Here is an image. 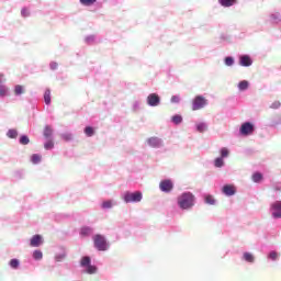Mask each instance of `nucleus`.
<instances>
[{"mask_svg": "<svg viewBox=\"0 0 281 281\" xmlns=\"http://www.w3.org/2000/svg\"><path fill=\"white\" fill-rule=\"evenodd\" d=\"M48 140L44 143L45 150H53L54 148V140L52 138H47Z\"/></svg>", "mask_w": 281, "mask_h": 281, "instance_id": "obj_34", "label": "nucleus"}, {"mask_svg": "<svg viewBox=\"0 0 281 281\" xmlns=\"http://www.w3.org/2000/svg\"><path fill=\"white\" fill-rule=\"evenodd\" d=\"M256 133V125L249 121L241 123L239 127V135L241 137H249V135H254Z\"/></svg>", "mask_w": 281, "mask_h": 281, "instance_id": "obj_2", "label": "nucleus"}, {"mask_svg": "<svg viewBox=\"0 0 281 281\" xmlns=\"http://www.w3.org/2000/svg\"><path fill=\"white\" fill-rule=\"evenodd\" d=\"M21 16H23L24 19H27V16H30V11L27 10V8H22Z\"/></svg>", "mask_w": 281, "mask_h": 281, "instance_id": "obj_43", "label": "nucleus"}, {"mask_svg": "<svg viewBox=\"0 0 281 281\" xmlns=\"http://www.w3.org/2000/svg\"><path fill=\"white\" fill-rule=\"evenodd\" d=\"M10 95V88L5 85H0V98H7Z\"/></svg>", "mask_w": 281, "mask_h": 281, "instance_id": "obj_22", "label": "nucleus"}, {"mask_svg": "<svg viewBox=\"0 0 281 281\" xmlns=\"http://www.w3.org/2000/svg\"><path fill=\"white\" fill-rule=\"evenodd\" d=\"M237 88L239 91H247L249 89V81L247 80H241L238 82Z\"/></svg>", "mask_w": 281, "mask_h": 281, "instance_id": "obj_26", "label": "nucleus"}, {"mask_svg": "<svg viewBox=\"0 0 281 281\" xmlns=\"http://www.w3.org/2000/svg\"><path fill=\"white\" fill-rule=\"evenodd\" d=\"M86 45H93L95 43V35H88L85 37Z\"/></svg>", "mask_w": 281, "mask_h": 281, "instance_id": "obj_33", "label": "nucleus"}, {"mask_svg": "<svg viewBox=\"0 0 281 281\" xmlns=\"http://www.w3.org/2000/svg\"><path fill=\"white\" fill-rule=\"evenodd\" d=\"M31 161H32V164H38L40 161H41V155H38V154H33L32 156H31Z\"/></svg>", "mask_w": 281, "mask_h": 281, "instance_id": "obj_39", "label": "nucleus"}, {"mask_svg": "<svg viewBox=\"0 0 281 281\" xmlns=\"http://www.w3.org/2000/svg\"><path fill=\"white\" fill-rule=\"evenodd\" d=\"M280 125H281V114H277L270 117V121L268 123L269 128H276V126H280Z\"/></svg>", "mask_w": 281, "mask_h": 281, "instance_id": "obj_12", "label": "nucleus"}, {"mask_svg": "<svg viewBox=\"0 0 281 281\" xmlns=\"http://www.w3.org/2000/svg\"><path fill=\"white\" fill-rule=\"evenodd\" d=\"M159 188L162 192H171L175 186L172 184L171 180H164L160 182Z\"/></svg>", "mask_w": 281, "mask_h": 281, "instance_id": "obj_11", "label": "nucleus"}, {"mask_svg": "<svg viewBox=\"0 0 281 281\" xmlns=\"http://www.w3.org/2000/svg\"><path fill=\"white\" fill-rule=\"evenodd\" d=\"M60 139H63L64 142H74V134L71 132L61 133Z\"/></svg>", "mask_w": 281, "mask_h": 281, "instance_id": "obj_23", "label": "nucleus"}, {"mask_svg": "<svg viewBox=\"0 0 281 281\" xmlns=\"http://www.w3.org/2000/svg\"><path fill=\"white\" fill-rule=\"evenodd\" d=\"M140 106H142V103H140L139 101H135V102L133 103V105H132V111H133L134 113H137V111H139Z\"/></svg>", "mask_w": 281, "mask_h": 281, "instance_id": "obj_38", "label": "nucleus"}, {"mask_svg": "<svg viewBox=\"0 0 281 281\" xmlns=\"http://www.w3.org/2000/svg\"><path fill=\"white\" fill-rule=\"evenodd\" d=\"M7 137H9V139H16V137H19V131H16V128L8 130Z\"/></svg>", "mask_w": 281, "mask_h": 281, "instance_id": "obj_25", "label": "nucleus"}, {"mask_svg": "<svg viewBox=\"0 0 281 281\" xmlns=\"http://www.w3.org/2000/svg\"><path fill=\"white\" fill-rule=\"evenodd\" d=\"M222 8H234V5H238V0H217Z\"/></svg>", "mask_w": 281, "mask_h": 281, "instance_id": "obj_15", "label": "nucleus"}, {"mask_svg": "<svg viewBox=\"0 0 281 281\" xmlns=\"http://www.w3.org/2000/svg\"><path fill=\"white\" fill-rule=\"evenodd\" d=\"M238 63L240 67H251L254 65V59L248 54H241L238 57Z\"/></svg>", "mask_w": 281, "mask_h": 281, "instance_id": "obj_8", "label": "nucleus"}, {"mask_svg": "<svg viewBox=\"0 0 281 281\" xmlns=\"http://www.w3.org/2000/svg\"><path fill=\"white\" fill-rule=\"evenodd\" d=\"M33 258H34L35 260H42V259H43V252L40 251V250H35V251L33 252Z\"/></svg>", "mask_w": 281, "mask_h": 281, "instance_id": "obj_42", "label": "nucleus"}, {"mask_svg": "<svg viewBox=\"0 0 281 281\" xmlns=\"http://www.w3.org/2000/svg\"><path fill=\"white\" fill-rule=\"evenodd\" d=\"M280 106H281L280 101H274V102L270 105V109H280Z\"/></svg>", "mask_w": 281, "mask_h": 281, "instance_id": "obj_45", "label": "nucleus"}, {"mask_svg": "<svg viewBox=\"0 0 281 281\" xmlns=\"http://www.w3.org/2000/svg\"><path fill=\"white\" fill-rule=\"evenodd\" d=\"M171 104H179L181 102V97L179 94H175L170 99Z\"/></svg>", "mask_w": 281, "mask_h": 281, "instance_id": "obj_37", "label": "nucleus"}, {"mask_svg": "<svg viewBox=\"0 0 281 281\" xmlns=\"http://www.w3.org/2000/svg\"><path fill=\"white\" fill-rule=\"evenodd\" d=\"M177 201L181 210H190L194 206V194L184 192L178 196Z\"/></svg>", "mask_w": 281, "mask_h": 281, "instance_id": "obj_1", "label": "nucleus"}, {"mask_svg": "<svg viewBox=\"0 0 281 281\" xmlns=\"http://www.w3.org/2000/svg\"><path fill=\"white\" fill-rule=\"evenodd\" d=\"M205 203H207V205H214L216 203V200L214 199L213 195H206Z\"/></svg>", "mask_w": 281, "mask_h": 281, "instance_id": "obj_35", "label": "nucleus"}, {"mask_svg": "<svg viewBox=\"0 0 281 281\" xmlns=\"http://www.w3.org/2000/svg\"><path fill=\"white\" fill-rule=\"evenodd\" d=\"M102 207L103 210H111V207H113V202L111 200L105 201L102 203Z\"/></svg>", "mask_w": 281, "mask_h": 281, "instance_id": "obj_40", "label": "nucleus"}, {"mask_svg": "<svg viewBox=\"0 0 281 281\" xmlns=\"http://www.w3.org/2000/svg\"><path fill=\"white\" fill-rule=\"evenodd\" d=\"M43 244V237L41 235H34L31 238V247H40Z\"/></svg>", "mask_w": 281, "mask_h": 281, "instance_id": "obj_18", "label": "nucleus"}, {"mask_svg": "<svg viewBox=\"0 0 281 281\" xmlns=\"http://www.w3.org/2000/svg\"><path fill=\"white\" fill-rule=\"evenodd\" d=\"M43 136L45 137V139H53V137H54V128H52L50 125H46L44 127Z\"/></svg>", "mask_w": 281, "mask_h": 281, "instance_id": "obj_17", "label": "nucleus"}, {"mask_svg": "<svg viewBox=\"0 0 281 281\" xmlns=\"http://www.w3.org/2000/svg\"><path fill=\"white\" fill-rule=\"evenodd\" d=\"M244 260H246V262H254V255H251L250 252H244Z\"/></svg>", "mask_w": 281, "mask_h": 281, "instance_id": "obj_36", "label": "nucleus"}, {"mask_svg": "<svg viewBox=\"0 0 281 281\" xmlns=\"http://www.w3.org/2000/svg\"><path fill=\"white\" fill-rule=\"evenodd\" d=\"M146 102L148 106H159L161 104V97L157 93H150L147 95Z\"/></svg>", "mask_w": 281, "mask_h": 281, "instance_id": "obj_7", "label": "nucleus"}, {"mask_svg": "<svg viewBox=\"0 0 281 281\" xmlns=\"http://www.w3.org/2000/svg\"><path fill=\"white\" fill-rule=\"evenodd\" d=\"M251 177H262V172L260 171H255Z\"/></svg>", "mask_w": 281, "mask_h": 281, "instance_id": "obj_49", "label": "nucleus"}, {"mask_svg": "<svg viewBox=\"0 0 281 281\" xmlns=\"http://www.w3.org/2000/svg\"><path fill=\"white\" fill-rule=\"evenodd\" d=\"M171 123L176 126H179V124L183 123V116L181 114H175L171 116Z\"/></svg>", "mask_w": 281, "mask_h": 281, "instance_id": "obj_21", "label": "nucleus"}, {"mask_svg": "<svg viewBox=\"0 0 281 281\" xmlns=\"http://www.w3.org/2000/svg\"><path fill=\"white\" fill-rule=\"evenodd\" d=\"M269 258H270L271 260H278V252L271 251V252L269 254Z\"/></svg>", "mask_w": 281, "mask_h": 281, "instance_id": "obj_46", "label": "nucleus"}, {"mask_svg": "<svg viewBox=\"0 0 281 281\" xmlns=\"http://www.w3.org/2000/svg\"><path fill=\"white\" fill-rule=\"evenodd\" d=\"M224 65L225 67H234L236 65V59L233 56L224 57Z\"/></svg>", "mask_w": 281, "mask_h": 281, "instance_id": "obj_20", "label": "nucleus"}, {"mask_svg": "<svg viewBox=\"0 0 281 281\" xmlns=\"http://www.w3.org/2000/svg\"><path fill=\"white\" fill-rule=\"evenodd\" d=\"M44 102L47 106H49V104H52V90L49 88H47L44 91Z\"/></svg>", "mask_w": 281, "mask_h": 281, "instance_id": "obj_19", "label": "nucleus"}, {"mask_svg": "<svg viewBox=\"0 0 281 281\" xmlns=\"http://www.w3.org/2000/svg\"><path fill=\"white\" fill-rule=\"evenodd\" d=\"M93 243H94L95 249H98L99 251H106V249H109V244L106 243V238H104V236L102 235H95L93 237Z\"/></svg>", "mask_w": 281, "mask_h": 281, "instance_id": "obj_4", "label": "nucleus"}, {"mask_svg": "<svg viewBox=\"0 0 281 281\" xmlns=\"http://www.w3.org/2000/svg\"><path fill=\"white\" fill-rule=\"evenodd\" d=\"M214 166H215V168H223V166H225V160H224V158L223 157H217V158H215V160H214Z\"/></svg>", "mask_w": 281, "mask_h": 281, "instance_id": "obj_30", "label": "nucleus"}, {"mask_svg": "<svg viewBox=\"0 0 281 281\" xmlns=\"http://www.w3.org/2000/svg\"><path fill=\"white\" fill-rule=\"evenodd\" d=\"M15 175H16V177H23L25 175V170L20 169L18 171H15Z\"/></svg>", "mask_w": 281, "mask_h": 281, "instance_id": "obj_48", "label": "nucleus"}, {"mask_svg": "<svg viewBox=\"0 0 281 281\" xmlns=\"http://www.w3.org/2000/svg\"><path fill=\"white\" fill-rule=\"evenodd\" d=\"M19 144H21V146H27V144H30V136L22 134L19 138Z\"/></svg>", "mask_w": 281, "mask_h": 281, "instance_id": "obj_29", "label": "nucleus"}, {"mask_svg": "<svg viewBox=\"0 0 281 281\" xmlns=\"http://www.w3.org/2000/svg\"><path fill=\"white\" fill-rule=\"evenodd\" d=\"M19 265H20L19 259H11V260H10V267H11L12 269H19Z\"/></svg>", "mask_w": 281, "mask_h": 281, "instance_id": "obj_41", "label": "nucleus"}, {"mask_svg": "<svg viewBox=\"0 0 281 281\" xmlns=\"http://www.w3.org/2000/svg\"><path fill=\"white\" fill-rule=\"evenodd\" d=\"M147 144L150 146V148H161V139L159 137L148 138Z\"/></svg>", "mask_w": 281, "mask_h": 281, "instance_id": "obj_14", "label": "nucleus"}, {"mask_svg": "<svg viewBox=\"0 0 281 281\" xmlns=\"http://www.w3.org/2000/svg\"><path fill=\"white\" fill-rule=\"evenodd\" d=\"M49 69H50V71H56L58 69V63L50 61L49 63Z\"/></svg>", "mask_w": 281, "mask_h": 281, "instance_id": "obj_44", "label": "nucleus"}, {"mask_svg": "<svg viewBox=\"0 0 281 281\" xmlns=\"http://www.w3.org/2000/svg\"><path fill=\"white\" fill-rule=\"evenodd\" d=\"M91 232H92L91 227L85 226L80 229V235L81 236H91Z\"/></svg>", "mask_w": 281, "mask_h": 281, "instance_id": "obj_32", "label": "nucleus"}, {"mask_svg": "<svg viewBox=\"0 0 281 281\" xmlns=\"http://www.w3.org/2000/svg\"><path fill=\"white\" fill-rule=\"evenodd\" d=\"M195 131H198V133H205V131H207V123L200 122L195 124Z\"/></svg>", "mask_w": 281, "mask_h": 281, "instance_id": "obj_24", "label": "nucleus"}, {"mask_svg": "<svg viewBox=\"0 0 281 281\" xmlns=\"http://www.w3.org/2000/svg\"><path fill=\"white\" fill-rule=\"evenodd\" d=\"M273 218H281V201H277L271 205Z\"/></svg>", "mask_w": 281, "mask_h": 281, "instance_id": "obj_10", "label": "nucleus"}, {"mask_svg": "<svg viewBox=\"0 0 281 281\" xmlns=\"http://www.w3.org/2000/svg\"><path fill=\"white\" fill-rule=\"evenodd\" d=\"M83 133L88 137H93V135H95V128H93V126L88 125L83 128Z\"/></svg>", "mask_w": 281, "mask_h": 281, "instance_id": "obj_28", "label": "nucleus"}, {"mask_svg": "<svg viewBox=\"0 0 281 281\" xmlns=\"http://www.w3.org/2000/svg\"><path fill=\"white\" fill-rule=\"evenodd\" d=\"M207 106V99L202 94H198L192 100V111H201V109H205Z\"/></svg>", "mask_w": 281, "mask_h": 281, "instance_id": "obj_3", "label": "nucleus"}, {"mask_svg": "<svg viewBox=\"0 0 281 281\" xmlns=\"http://www.w3.org/2000/svg\"><path fill=\"white\" fill-rule=\"evenodd\" d=\"M80 265L82 267H87V273H95V271H98V268H95V266L91 265V258L90 257H83L80 261Z\"/></svg>", "mask_w": 281, "mask_h": 281, "instance_id": "obj_9", "label": "nucleus"}, {"mask_svg": "<svg viewBox=\"0 0 281 281\" xmlns=\"http://www.w3.org/2000/svg\"><path fill=\"white\" fill-rule=\"evenodd\" d=\"M23 93H25V87H23L22 85H15L14 95L19 97V95H23Z\"/></svg>", "mask_w": 281, "mask_h": 281, "instance_id": "obj_27", "label": "nucleus"}, {"mask_svg": "<svg viewBox=\"0 0 281 281\" xmlns=\"http://www.w3.org/2000/svg\"><path fill=\"white\" fill-rule=\"evenodd\" d=\"M143 195L142 192L136 191L134 193L131 192H126L124 194V201L125 203H139V201H142Z\"/></svg>", "mask_w": 281, "mask_h": 281, "instance_id": "obj_5", "label": "nucleus"}, {"mask_svg": "<svg viewBox=\"0 0 281 281\" xmlns=\"http://www.w3.org/2000/svg\"><path fill=\"white\" fill-rule=\"evenodd\" d=\"M3 82V74H0V85Z\"/></svg>", "mask_w": 281, "mask_h": 281, "instance_id": "obj_50", "label": "nucleus"}, {"mask_svg": "<svg viewBox=\"0 0 281 281\" xmlns=\"http://www.w3.org/2000/svg\"><path fill=\"white\" fill-rule=\"evenodd\" d=\"M222 192L226 194V196H234V194H236V187L234 184H225Z\"/></svg>", "mask_w": 281, "mask_h": 281, "instance_id": "obj_13", "label": "nucleus"}, {"mask_svg": "<svg viewBox=\"0 0 281 281\" xmlns=\"http://www.w3.org/2000/svg\"><path fill=\"white\" fill-rule=\"evenodd\" d=\"M269 22L272 23V25H278V23L281 22V14L280 12H273L269 14Z\"/></svg>", "mask_w": 281, "mask_h": 281, "instance_id": "obj_16", "label": "nucleus"}, {"mask_svg": "<svg viewBox=\"0 0 281 281\" xmlns=\"http://www.w3.org/2000/svg\"><path fill=\"white\" fill-rule=\"evenodd\" d=\"M254 183H262V177H252Z\"/></svg>", "mask_w": 281, "mask_h": 281, "instance_id": "obj_47", "label": "nucleus"}, {"mask_svg": "<svg viewBox=\"0 0 281 281\" xmlns=\"http://www.w3.org/2000/svg\"><path fill=\"white\" fill-rule=\"evenodd\" d=\"M79 3L85 8H91V5H94V9L90 10V12H98V10H102V2H98V0H79Z\"/></svg>", "mask_w": 281, "mask_h": 281, "instance_id": "obj_6", "label": "nucleus"}, {"mask_svg": "<svg viewBox=\"0 0 281 281\" xmlns=\"http://www.w3.org/2000/svg\"><path fill=\"white\" fill-rule=\"evenodd\" d=\"M220 157H222V159H225L227 157H229V149L227 147H222L220 149Z\"/></svg>", "mask_w": 281, "mask_h": 281, "instance_id": "obj_31", "label": "nucleus"}]
</instances>
